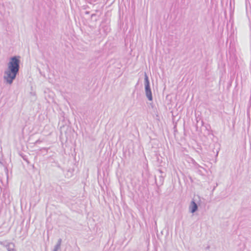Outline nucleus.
<instances>
[{"label":"nucleus","mask_w":251,"mask_h":251,"mask_svg":"<svg viewBox=\"0 0 251 251\" xmlns=\"http://www.w3.org/2000/svg\"><path fill=\"white\" fill-rule=\"evenodd\" d=\"M19 69V60L16 57L11 58L8 63V70L5 72V79L10 84L15 78Z\"/></svg>","instance_id":"obj_1"},{"label":"nucleus","mask_w":251,"mask_h":251,"mask_svg":"<svg viewBox=\"0 0 251 251\" xmlns=\"http://www.w3.org/2000/svg\"><path fill=\"white\" fill-rule=\"evenodd\" d=\"M198 207L197 204L194 201H192L191 203V205L190 206V209L192 213L195 212L197 210Z\"/></svg>","instance_id":"obj_2"},{"label":"nucleus","mask_w":251,"mask_h":251,"mask_svg":"<svg viewBox=\"0 0 251 251\" xmlns=\"http://www.w3.org/2000/svg\"><path fill=\"white\" fill-rule=\"evenodd\" d=\"M147 96L150 100H152V95L151 89H149V91L146 92Z\"/></svg>","instance_id":"obj_3"},{"label":"nucleus","mask_w":251,"mask_h":251,"mask_svg":"<svg viewBox=\"0 0 251 251\" xmlns=\"http://www.w3.org/2000/svg\"><path fill=\"white\" fill-rule=\"evenodd\" d=\"M149 89H150V85L149 84H146V92L149 91Z\"/></svg>","instance_id":"obj_4"},{"label":"nucleus","mask_w":251,"mask_h":251,"mask_svg":"<svg viewBox=\"0 0 251 251\" xmlns=\"http://www.w3.org/2000/svg\"><path fill=\"white\" fill-rule=\"evenodd\" d=\"M145 80H146V84H149V81L148 77L147 75H146V76H145Z\"/></svg>","instance_id":"obj_5"}]
</instances>
